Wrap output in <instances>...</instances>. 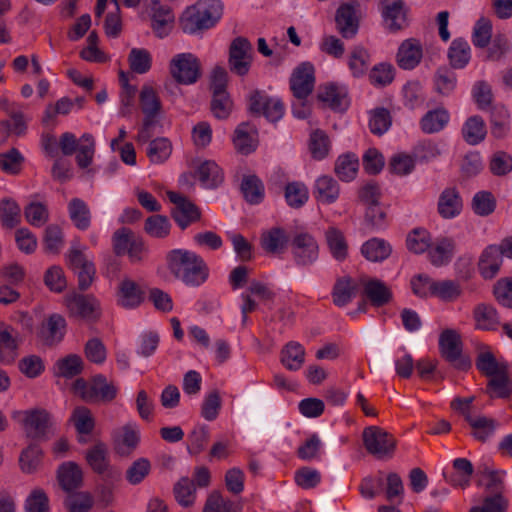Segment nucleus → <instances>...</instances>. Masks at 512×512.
I'll return each instance as SVG.
<instances>
[{
	"label": "nucleus",
	"instance_id": "nucleus-1",
	"mask_svg": "<svg viewBox=\"0 0 512 512\" xmlns=\"http://www.w3.org/2000/svg\"><path fill=\"white\" fill-rule=\"evenodd\" d=\"M169 272L190 287L202 285L209 276V268L204 259L193 251L173 249L166 254Z\"/></svg>",
	"mask_w": 512,
	"mask_h": 512
},
{
	"label": "nucleus",
	"instance_id": "nucleus-2",
	"mask_svg": "<svg viewBox=\"0 0 512 512\" xmlns=\"http://www.w3.org/2000/svg\"><path fill=\"white\" fill-rule=\"evenodd\" d=\"M222 4L218 0H207L188 8L180 19L184 33L194 34L213 27L222 15Z\"/></svg>",
	"mask_w": 512,
	"mask_h": 512
},
{
	"label": "nucleus",
	"instance_id": "nucleus-3",
	"mask_svg": "<svg viewBox=\"0 0 512 512\" xmlns=\"http://www.w3.org/2000/svg\"><path fill=\"white\" fill-rule=\"evenodd\" d=\"M21 416V423L27 438L36 442L46 441L50 438L53 425L52 415L43 408H33L14 412L13 417Z\"/></svg>",
	"mask_w": 512,
	"mask_h": 512
},
{
	"label": "nucleus",
	"instance_id": "nucleus-4",
	"mask_svg": "<svg viewBox=\"0 0 512 512\" xmlns=\"http://www.w3.org/2000/svg\"><path fill=\"white\" fill-rule=\"evenodd\" d=\"M59 149L64 156H71L78 152L76 155L77 165L84 169L92 163L95 154V140L88 133L83 134L80 139H77L73 133L65 132L59 137Z\"/></svg>",
	"mask_w": 512,
	"mask_h": 512
},
{
	"label": "nucleus",
	"instance_id": "nucleus-5",
	"mask_svg": "<svg viewBox=\"0 0 512 512\" xmlns=\"http://www.w3.org/2000/svg\"><path fill=\"white\" fill-rule=\"evenodd\" d=\"M74 389L88 403L111 402L117 395V388L103 375H96L90 382L77 379Z\"/></svg>",
	"mask_w": 512,
	"mask_h": 512
},
{
	"label": "nucleus",
	"instance_id": "nucleus-6",
	"mask_svg": "<svg viewBox=\"0 0 512 512\" xmlns=\"http://www.w3.org/2000/svg\"><path fill=\"white\" fill-rule=\"evenodd\" d=\"M254 48L251 42L243 36L234 38L228 51V67L231 73L244 77L251 68Z\"/></svg>",
	"mask_w": 512,
	"mask_h": 512
},
{
	"label": "nucleus",
	"instance_id": "nucleus-7",
	"mask_svg": "<svg viewBox=\"0 0 512 512\" xmlns=\"http://www.w3.org/2000/svg\"><path fill=\"white\" fill-rule=\"evenodd\" d=\"M140 106L144 114L142 129L139 132V140L148 141L151 129L158 123L161 112V101L155 90L150 86H143L140 92Z\"/></svg>",
	"mask_w": 512,
	"mask_h": 512
},
{
	"label": "nucleus",
	"instance_id": "nucleus-8",
	"mask_svg": "<svg viewBox=\"0 0 512 512\" xmlns=\"http://www.w3.org/2000/svg\"><path fill=\"white\" fill-rule=\"evenodd\" d=\"M363 443L366 450L378 459L391 457L396 448V439L393 435L378 426L364 429Z\"/></svg>",
	"mask_w": 512,
	"mask_h": 512
},
{
	"label": "nucleus",
	"instance_id": "nucleus-9",
	"mask_svg": "<svg viewBox=\"0 0 512 512\" xmlns=\"http://www.w3.org/2000/svg\"><path fill=\"white\" fill-rule=\"evenodd\" d=\"M170 73L174 80L183 85H191L201 77V63L192 53H181L170 62Z\"/></svg>",
	"mask_w": 512,
	"mask_h": 512
},
{
	"label": "nucleus",
	"instance_id": "nucleus-10",
	"mask_svg": "<svg viewBox=\"0 0 512 512\" xmlns=\"http://www.w3.org/2000/svg\"><path fill=\"white\" fill-rule=\"evenodd\" d=\"M291 252L297 266L307 267L317 261L319 245L311 234L301 232L295 234L291 240Z\"/></svg>",
	"mask_w": 512,
	"mask_h": 512
},
{
	"label": "nucleus",
	"instance_id": "nucleus-11",
	"mask_svg": "<svg viewBox=\"0 0 512 512\" xmlns=\"http://www.w3.org/2000/svg\"><path fill=\"white\" fill-rule=\"evenodd\" d=\"M65 304L71 317L96 321L100 317L99 302L92 295L73 293L65 297Z\"/></svg>",
	"mask_w": 512,
	"mask_h": 512
},
{
	"label": "nucleus",
	"instance_id": "nucleus-12",
	"mask_svg": "<svg viewBox=\"0 0 512 512\" xmlns=\"http://www.w3.org/2000/svg\"><path fill=\"white\" fill-rule=\"evenodd\" d=\"M167 195L174 204L170 211L171 217L182 230L201 218L200 209L188 198L176 192H168Z\"/></svg>",
	"mask_w": 512,
	"mask_h": 512
},
{
	"label": "nucleus",
	"instance_id": "nucleus-13",
	"mask_svg": "<svg viewBox=\"0 0 512 512\" xmlns=\"http://www.w3.org/2000/svg\"><path fill=\"white\" fill-rule=\"evenodd\" d=\"M314 67L309 62L297 66L290 78V89L298 100H306L314 89Z\"/></svg>",
	"mask_w": 512,
	"mask_h": 512
},
{
	"label": "nucleus",
	"instance_id": "nucleus-14",
	"mask_svg": "<svg viewBox=\"0 0 512 512\" xmlns=\"http://www.w3.org/2000/svg\"><path fill=\"white\" fill-rule=\"evenodd\" d=\"M85 460L91 470L99 477L120 472V470L110 464L108 446L98 441L85 452Z\"/></svg>",
	"mask_w": 512,
	"mask_h": 512
},
{
	"label": "nucleus",
	"instance_id": "nucleus-15",
	"mask_svg": "<svg viewBox=\"0 0 512 512\" xmlns=\"http://www.w3.org/2000/svg\"><path fill=\"white\" fill-rule=\"evenodd\" d=\"M423 46L419 39L408 38L401 42L396 53V63L403 70H413L422 61Z\"/></svg>",
	"mask_w": 512,
	"mask_h": 512
},
{
	"label": "nucleus",
	"instance_id": "nucleus-16",
	"mask_svg": "<svg viewBox=\"0 0 512 512\" xmlns=\"http://www.w3.org/2000/svg\"><path fill=\"white\" fill-rule=\"evenodd\" d=\"M382 16L390 32H398L408 26L403 0H381Z\"/></svg>",
	"mask_w": 512,
	"mask_h": 512
},
{
	"label": "nucleus",
	"instance_id": "nucleus-17",
	"mask_svg": "<svg viewBox=\"0 0 512 512\" xmlns=\"http://www.w3.org/2000/svg\"><path fill=\"white\" fill-rule=\"evenodd\" d=\"M57 480L63 491L75 492L84 484L83 470L76 462H64L57 469Z\"/></svg>",
	"mask_w": 512,
	"mask_h": 512
},
{
	"label": "nucleus",
	"instance_id": "nucleus-18",
	"mask_svg": "<svg viewBox=\"0 0 512 512\" xmlns=\"http://www.w3.org/2000/svg\"><path fill=\"white\" fill-rule=\"evenodd\" d=\"M66 320L60 314L50 315L42 323L39 330V338L47 346H55L60 343L65 335Z\"/></svg>",
	"mask_w": 512,
	"mask_h": 512
},
{
	"label": "nucleus",
	"instance_id": "nucleus-19",
	"mask_svg": "<svg viewBox=\"0 0 512 512\" xmlns=\"http://www.w3.org/2000/svg\"><path fill=\"white\" fill-rule=\"evenodd\" d=\"M335 22L339 33L344 38H353L359 28L354 5L351 3L342 4L336 11Z\"/></svg>",
	"mask_w": 512,
	"mask_h": 512
},
{
	"label": "nucleus",
	"instance_id": "nucleus-20",
	"mask_svg": "<svg viewBox=\"0 0 512 512\" xmlns=\"http://www.w3.org/2000/svg\"><path fill=\"white\" fill-rule=\"evenodd\" d=\"M317 97L319 101L326 103L334 111L343 112L349 106L347 91L335 84L321 86Z\"/></svg>",
	"mask_w": 512,
	"mask_h": 512
},
{
	"label": "nucleus",
	"instance_id": "nucleus-21",
	"mask_svg": "<svg viewBox=\"0 0 512 512\" xmlns=\"http://www.w3.org/2000/svg\"><path fill=\"white\" fill-rule=\"evenodd\" d=\"M463 341L457 330L450 329V367L468 371L472 367L470 355L463 349Z\"/></svg>",
	"mask_w": 512,
	"mask_h": 512
},
{
	"label": "nucleus",
	"instance_id": "nucleus-22",
	"mask_svg": "<svg viewBox=\"0 0 512 512\" xmlns=\"http://www.w3.org/2000/svg\"><path fill=\"white\" fill-rule=\"evenodd\" d=\"M144 300V291L129 278L123 279L118 287V303L124 308L138 307Z\"/></svg>",
	"mask_w": 512,
	"mask_h": 512
},
{
	"label": "nucleus",
	"instance_id": "nucleus-23",
	"mask_svg": "<svg viewBox=\"0 0 512 512\" xmlns=\"http://www.w3.org/2000/svg\"><path fill=\"white\" fill-rule=\"evenodd\" d=\"M502 263L503 258L499 253L497 245H489L480 256L478 262L479 272L483 278L492 279L498 274Z\"/></svg>",
	"mask_w": 512,
	"mask_h": 512
},
{
	"label": "nucleus",
	"instance_id": "nucleus-24",
	"mask_svg": "<svg viewBox=\"0 0 512 512\" xmlns=\"http://www.w3.org/2000/svg\"><path fill=\"white\" fill-rule=\"evenodd\" d=\"M151 27L159 38L166 37L173 26L174 15L167 6H162L158 1L153 3Z\"/></svg>",
	"mask_w": 512,
	"mask_h": 512
},
{
	"label": "nucleus",
	"instance_id": "nucleus-25",
	"mask_svg": "<svg viewBox=\"0 0 512 512\" xmlns=\"http://www.w3.org/2000/svg\"><path fill=\"white\" fill-rule=\"evenodd\" d=\"M363 292L371 304L382 307L392 299L389 287L379 279H369L363 283Z\"/></svg>",
	"mask_w": 512,
	"mask_h": 512
},
{
	"label": "nucleus",
	"instance_id": "nucleus-26",
	"mask_svg": "<svg viewBox=\"0 0 512 512\" xmlns=\"http://www.w3.org/2000/svg\"><path fill=\"white\" fill-rule=\"evenodd\" d=\"M121 480V472H114L106 476L99 477L96 484L95 494L97 500L104 507H108L114 502V490Z\"/></svg>",
	"mask_w": 512,
	"mask_h": 512
},
{
	"label": "nucleus",
	"instance_id": "nucleus-27",
	"mask_svg": "<svg viewBox=\"0 0 512 512\" xmlns=\"http://www.w3.org/2000/svg\"><path fill=\"white\" fill-rule=\"evenodd\" d=\"M260 241L261 247L265 252L269 254H280L285 250L289 238L284 229L273 227L262 234Z\"/></svg>",
	"mask_w": 512,
	"mask_h": 512
},
{
	"label": "nucleus",
	"instance_id": "nucleus-28",
	"mask_svg": "<svg viewBox=\"0 0 512 512\" xmlns=\"http://www.w3.org/2000/svg\"><path fill=\"white\" fill-rule=\"evenodd\" d=\"M491 134L497 139H502L510 132V113L503 105H495L490 110Z\"/></svg>",
	"mask_w": 512,
	"mask_h": 512
},
{
	"label": "nucleus",
	"instance_id": "nucleus-29",
	"mask_svg": "<svg viewBox=\"0 0 512 512\" xmlns=\"http://www.w3.org/2000/svg\"><path fill=\"white\" fill-rule=\"evenodd\" d=\"M325 241L335 260L342 262L348 257V243L341 230L329 227L325 232Z\"/></svg>",
	"mask_w": 512,
	"mask_h": 512
},
{
	"label": "nucleus",
	"instance_id": "nucleus-30",
	"mask_svg": "<svg viewBox=\"0 0 512 512\" xmlns=\"http://www.w3.org/2000/svg\"><path fill=\"white\" fill-rule=\"evenodd\" d=\"M486 393L491 398H509L512 394V381L508 369L503 370L491 377L487 382Z\"/></svg>",
	"mask_w": 512,
	"mask_h": 512
},
{
	"label": "nucleus",
	"instance_id": "nucleus-31",
	"mask_svg": "<svg viewBox=\"0 0 512 512\" xmlns=\"http://www.w3.org/2000/svg\"><path fill=\"white\" fill-rule=\"evenodd\" d=\"M357 288L356 282L349 276L337 279L332 291L333 303L339 307L347 305L356 296Z\"/></svg>",
	"mask_w": 512,
	"mask_h": 512
},
{
	"label": "nucleus",
	"instance_id": "nucleus-32",
	"mask_svg": "<svg viewBox=\"0 0 512 512\" xmlns=\"http://www.w3.org/2000/svg\"><path fill=\"white\" fill-rule=\"evenodd\" d=\"M487 135L485 121L479 115L469 117L462 127V136L470 145L481 143Z\"/></svg>",
	"mask_w": 512,
	"mask_h": 512
},
{
	"label": "nucleus",
	"instance_id": "nucleus-33",
	"mask_svg": "<svg viewBox=\"0 0 512 512\" xmlns=\"http://www.w3.org/2000/svg\"><path fill=\"white\" fill-rule=\"evenodd\" d=\"M339 193V185L331 176L325 175L317 179L314 194L318 201L332 204L338 199Z\"/></svg>",
	"mask_w": 512,
	"mask_h": 512
},
{
	"label": "nucleus",
	"instance_id": "nucleus-34",
	"mask_svg": "<svg viewBox=\"0 0 512 512\" xmlns=\"http://www.w3.org/2000/svg\"><path fill=\"white\" fill-rule=\"evenodd\" d=\"M476 327L481 330H495L499 324V316L493 305L481 303L473 310Z\"/></svg>",
	"mask_w": 512,
	"mask_h": 512
},
{
	"label": "nucleus",
	"instance_id": "nucleus-35",
	"mask_svg": "<svg viewBox=\"0 0 512 512\" xmlns=\"http://www.w3.org/2000/svg\"><path fill=\"white\" fill-rule=\"evenodd\" d=\"M392 252L391 245L380 238H372L361 247L362 255L371 262H381L387 259Z\"/></svg>",
	"mask_w": 512,
	"mask_h": 512
},
{
	"label": "nucleus",
	"instance_id": "nucleus-36",
	"mask_svg": "<svg viewBox=\"0 0 512 512\" xmlns=\"http://www.w3.org/2000/svg\"><path fill=\"white\" fill-rule=\"evenodd\" d=\"M305 361V349L298 343L291 341L281 351V363L290 371L299 370Z\"/></svg>",
	"mask_w": 512,
	"mask_h": 512
},
{
	"label": "nucleus",
	"instance_id": "nucleus-37",
	"mask_svg": "<svg viewBox=\"0 0 512 512\" xmlns=\"http://www.w3.org/2000/svg\"><path fill=\"white\" fill-rule=\"evenodd\" d=\"M71 221L79 230H87L91 224V212L88 205L80 198H73L68 204Z\"/></svg>",
	"mask_w": 512,
	"mask_h": 512
},
{
	"label": "nucleus",
	"instance_id": "nucleus-38",
	"mask_svg": "<svg viewBox=\"0 0 512 512\" xmlns=\"http://www.w3.org/2000/svg\"><path fill=\"white\" fill-rule=\"evenodd\" d=\"M196 174L204 188H216L223 181V174L220 167L211 160L203 162L198 167Z\"/></svg>",
	"mask_w": 512,
	"mask_h": 512
},
{
	"label": "nucleus",
	"instance_id": "nucleus-39",
	"mask_svg": "<svg viewBox=\"0 0 512 512\" xmlns=\"http://www.w3.org/2000/svg\"><path fill=\"white\" fill-rule=\"evenodd\" d=\"M240 189L249 204H259L264 198V185L256 175L244 176Z\"/></svg>",
	"mask_w": 512,
	"mask_h": 512
},
{
	"label": "nucleus",
	"instance_id": "nucleus-40",
	"mask_svg": "<svg viewBox=\"0 0 512 512\" xmlns=\"http://www.w3.org/2000/svg\"><path fill=\"white\" fill-rule=\"evenodd\" d=\"M0 222L4 228L13 229L21 222V208L12 198L0 201Z\"/></svg>",
	"mask_w": 512,
	"mask_h": 512
},
{
	"label": "nucleus",
	"instance_id": "nucleus-41",
	"mask_svg": "<svg viewBox=\"0 0 512 512\" xmlns=\"http://www.w3.org/2000/svg\"><path fill=\"white\" fill-rule=\"evenodd\" d=\"M467 422L471 427L473 437L480 442H485L491 437L497 426L494 419L486 416H467Z\"/></svg>",
	"mask_w": 512,
	"mask_h": 512
},
{
	"label": "nucleus",
	"instance_id": "nucleus-42",
	"mask_svg": "<svg viewBox=\"0 0 512 512\" xmlns=\"http://www.w3.org/2000/svg\"><path fill=\"white\" fill-rule=\"evenodd\" d=\"M210 110L219 120L227 119L233 110V101L228 91H211Z\"/></svg>",
	"mask_w": 512,
	"mask_h": 512
},
{
	"label": "nucleus",
	"instance_id": "nucleus-43",
	"mask_svg": "<svg viewBox=\"0 0 512 512\" xmlns=\"http://www.w3.org/2000/svg\"><path fill=\"white\" fill-rule=\"evenodd\" d=\"M173 493L182 507H191L195 502L196 485L188 477H182L175 483Z\"/></svg>",
	"mask_w": 512,
	"mask_h": 512
},
{
	"label": "nucleus",
	"instance_id": "nucleus-44",
	"mask_svg": "<svg viewBox=\"0 0 512 512\" xmlns=\"http://www.w3.org/2000/svg\"><path fill=\"white\" fill-rule=\"evenodd\" d=\"M359 167V160L355 154L347 153L338 157L334 171L342 181H351L355 178Z\"/></svg>",
	"mask_w": 512,
	"mask_h": 512
},
{
	"label": "nucleus",
	"instance_id": "nucleus-45",
	"mask_svg": "<svg viewBox=\"0 0 512 512\" xmlns=\"http://www.w3.org/2000/svg\"><path fill=\"white\" fill-rule=\"evenodd\" d=\"M144 230L151 237L163 239L169 236L171 223L167 216L155 214L145 220Z\"/></svg>",
	"mask_w": 512,
	"mask_h": 512
},
{
	"label": "nucleus",
	"instance_id": "nucleus-46",
	"mask_svg": "<svg viewBox=\"0 0 512 512\" xmlns=\"http://www.w3.org/2000/svg\"><path fill=\"white\" fill-rule=\"evenodd\" d=\"M448 122V114L446 110L442 108H437L431 111H428L421 119L420 125L421 129L425 133H435L442 130L446 123Z\"/></svg>",
	"mask_w": 512,
	"mask_h": 512
},
{
	"label": "nucleus",
	"instance_id": "nucleus-47",
	"mask_svg": "<svg viewBox=\"0 0 512 512\" xmlns=\"http://www.w3.org/2000/svg\"><path fill=\"white\" fill-rule=\"evenodd\" d=\"M476 368L485 376L491 377L508 369V364L498 362L490 351L480 352L476 358Z\"/></svg>",
	"mask_w": 512,
	"mask_h": 512
},
{
	"label": "nucleus",
	"instance_id": "nucleus-48",
	"mask_svg": "<svg viewBox=\"0 0 512 512\" xmlns=\"http://www.w3.org/2000/svg\"><path fill=\"white\" fill-rule=\"evenodd\" d=\"M432 245L430 233L423 228L413 229L407 236L406 246L409 251L415 254H422Z\"/></svg>",
	"mask_w": 512,
	"mask_h": 512
},
{
	"label": "nucleus",
	"instance_id": "nucleus-49",
	"mask_svg": "<svg viewBox=\"0 0 512 512\" xmlns=\"http://www.w3.org/2000/svg\"><path fill=\"white\" fill-rule=\"evenodd\" d=\"M42 458V450L36 443H31L26 449H24L19 457V464L22 472L26 474L34 473Z\"/></svg>",
	"mask_w": 512,
	"mask_h": 512
},
{
	"label": "nucleus",
	"instance_id": "nucleus-50",
	"mask_svg": "<svg viewBox=\"0 0 512 512\" xmlns=\"http://www.w3.org/2000/svg\"><path fill=\"white\" fill-rule=\"evenodd\" d=\"M24 156L17 148H11L7 152L0 153V168L10 175H18L24 164Z\"/></svg>",
	"mask_w": 512,
	"mask_h": 512
},
{
	"label": "nucleus",
	"instance_id": "nucleus-51",
	"mask_svg": "<svg viewBox=\"0 0 512 512\" xmlns=\"http://www.w3.org/2000/svg\"><path fill=\"white\" fill-rule=\"evenodd\" d=\"M172 152V145L167 138L160 137L150 141L147 147V156L152 163H163Z\"/></svg>",
	"mask_w": 512,
	"mask_h": 512
},
{
	"label": "nucleus",
	"instance_id": "nucleus-52",
	"mask_svg": "<svg viewBox=\"0 0 512 512\" xmlns=\"http://www.w3.org/2000/svg\"><path fill=\"white\" fill-rule=\"evenodd\" d=\"M470 60V46L467 41L455 39L450 45V67L464 68Z\"/></svg>",
	"mask_w": 512,
	"mask_h": 512
},
{
	"label": "nucleus",
	"instance_id": "nucleus-53",
	"mask_svg": "<svg viewBox=\"0 0 512 512\" xmlns=\"http://www.w3.org/2000/svg\"><path fill=\"white\" fill-rule=\"evenodd\" d=\"M391 124L392 117L386 108L378 107L371 111L369 129L374 135H383L390 128Z\"/></svg>",
	"mask_w": 512,
	"mask_h": 512
},
{
	"label": "nucleus",
	"instance_id": "nucleus-54",
	"mask_svg": "<svg viewBox=\"0 0 512 512\" xmlns=\"http://www.w3.org/2000/svg\"><path fill=\"white\" fill-rule=\"evenodd\" d=\"M93 504V496L87 491L68 493L64 501V505L69 512H88Z\"/></svg>",
	"mask_w": 512,
	"mask_h": 512
},
{
	"label": "nucleus",
	"instance_id": "nucleus-55",
	"mask_svg": "<svg viewBox=\"0 0 512 512\" xmlns=\"http://www.w3.org/2000/svg\"><path fill=\"white\" fill-rule=\"evenodd\" d=\"M251 125L248 122L239 124L234 133V145L237 151L242 154H249L256 148L252 137L250 136Z\"/></svg>",
	"mask_w": 512,
	"mask_h": 512
},
{
	"label": "nucleus",
	"instance_id": "nucleus-56",
	"mask_svg": "<svg viewBox=\"0 0 512 512\" xmlns=\"http://www.w3.org/2000/svg\"><path fill=\"white\" fill-rule=\"evenodd\" d=\"M285 199L290 207L301 208L308 201V189L300 182L288 183L285 187Z\"/></svg>",
	"mask_w": 512,
	"mask_h": 512
},
{
	"label": "nucleus",
	"instance_id": "nucleus-57",
	"mask_svg": "<svg viewBox=\"0 0 512 512\" xmlns=\"http://www.w3.org/2000/svg\"><path fill=\"white\" fill-rule=\"evenodd\" d=\"M472 209L476 215L488 216L496 209V198L490 191H479L472 199Z\"/></svg>",
	"mask_w": 512,
	"mask_h": 512
},
{
	"label": "nucleus",
	"instance_id": "nucleus-58",
	"mask_svg": "<svg viewBox=\"0 0 512 512\" xmlns=\"http://www.w3.org/2000/svg\"><path fill=\"white\" fill-rule=\"evenodd\" d=\"M370 55L368 51L362 46H356L349 56V68L353 75L359 77L363 75L369 67Z\"/></svg>",
	"mask_w": 512,
	"mask_h": 512
},
{
	"label": "nucleus",
	"instance_id": "nucleus-59",
	"mask_svg": "<svg viewBox=\"0 0 512 512\" xmlns=\"http://www.w3.org/2000/svg\"><path fill=\"white\" fill-rule=\"evenodd\" d=\"M128 62L130 69L137 74H144L151 68L152 59L149 51L142 48L131 49Z\"/></svg>",
	"mask_w": 512,
	"mask_h": 512
},
{
	"label": "nucleus",
	"instance_id": "nucleus-60",
	"mask_svg": "<svg viewBox=\"0 0 512 512\" xmlns=\"http://www.w3.org/2000/svg\"><path fill=\"white\" fill-rule=\"evenodd\" d=\"M43 242L46 252L58 254L64 244L62 229L56 224L48 225L44 231Z\"/></svg>",
	"mask_w": 512,
	"mask_h": 512
},
{
	"label": "nucleus",
	"instance_id": "nucleus-61",
	"mask_svg": "<svg viewBox=\"0 0 512 512\" xmlns=\"http://www.w3.org/2000/svg\"><path fill=\"white\" fill-rule=\"evenodd\" d=\"M27 222L34 227H41L49 220V211L41 202H31L24 208Z\"/></svg>",
	"mask_w": 512,
	"mask_h": 512
},
{
	"label": "nucleus",
	"instance_id": "nucleus-62",
	"mask_svg": "<svg viewBox=\"0 0 512 512\" xmlns=\"http://www.w3.org/2000/svg\"><path fill=\"white\" fill-rule=\"evenodd\" d=\"M57 375L72 378L82 371V359L76 354H70L56 362Z\"/></svg>",
	"mask_w": 512,
	"mask_h": 512
},
{
	"label": "nucleus",
	"instance_id": "nucleus-63",
	"mask_svg": "<svg viewBox=\"0 0 512 512\" xmlns=\"http://www.w3.org/2000/svg\"><path fill=\"white\" fill-rule=\"evenodd\" d=\"M493 295L498 304L512 309V277L497 280L493 286Z\"/></svg>",
	"mask_w": 512,
	"mask_h": 512
},
{
	"label": "nucleus",
	"instance_id": "nucleus-64",
	"mask_svg": "<svg viewBox=\"0 0 512 512\" xmlns=\"http://www.w3.org/2000/svg\"><path fill=\"white\" fill-rule=\"evenodd\" d=\"M509 501L502 494L487 496L481 506H474L470 512H507Z\"/></svg>",
	"mask_w": 512,
	"mask_h": 512
}]
</instances>
